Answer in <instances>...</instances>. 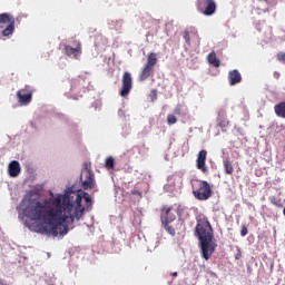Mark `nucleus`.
I'll return each mask as SVG.
<instances>
[{"instance_id":"nucleus-15","label":"nucleus","mask_w":285,"mask_h":285,"mask_svg":"<svg viewBox=\"0 0 285 285\" xmlns=\"http://www.w3.org/2000/svg\"><path fill=\"white\" fill-rule=\"evenodd\" d=\"M217 122H218L219 128H222V130H224V128H228V126H230V121H228V118L226 117V110H220L218 112Z\"/></svg>"},{"instance_id":"nucleus-3","label":"nucleus","mask_w":285,"mask_h":285,"mask_svg":"<svg viewBox=\"0 0 285 285\" xmlns=\"http://www.w3.org/2000/svg\"><path fill=\"white\" fill-rule=\"evenodd\" d=\"M157 53L149 52L147 55V62L141 67L140 72L138 75V81H146L150 79V77H155V67L157 66Z\"/></svg>"},{"instance_id":"nucleus-9","label":"nucleus","mask_w":285,"mask_h":285,"mask_svg":"<svg viewBox=\"0 0 285 285\" xmlns=\"http://www.w3.org/2000/svg\"><path fill=\"white\" fill-rule=\"evenodd\" d=\"M132 90V75L130 72L125 71L122 75V87L119 90L120 97H128L130 91Z\"/></svg>"},{"instance_id":"nucleus-25","label":"nucleus","mask_w":285,"mask_h":285,"mask_svg":"<svg viewBox=\"0 0 285 285\" xmlns=\"http://www.w3.org/2000/svg\"><path fill=\"white\" fill-rule=\"evenodd\" d=\"M276 59L285 65V52H278Z\"/></svg>"},{"instance_id":"nucleus-1","label":"nucleus","mask_w":285,"mask_h":285,"mask_svg":"<svg viewBox=\"0 0 285 285\" xmlns=\"http://www.w3.org/2000/svg\"><path fill=\"white\" fill-rule=\"evenodd\" d=\"M92 206V197L86 191H67L56 198L45 200L30 198L24 208V215L32 222H43L39 232L49 237H66L75 226V219L79 222L88 208Z\"/></svg>"},{"instance_id":"nucleus-28","label":"nucleus","mask_w":285,"mask_h":285,"mask_svg":"<svg viewBox=\"0 0 285 285\" xmlns=\"http://www.w3.org/2000/svg\"><path fill=\"white\" fill-rule=\"evenodd\" d=\"M242 257V250H238V253L235 255V259H239Z\"/></svg>"},{"instance_id":"nucleus-31","label":"nucleus","mask_w":285,"mask_h":285,"mask_svg":"<svg viewBox=\"0 0 285 285\" xmlns=\"http://www.w3.org/2000/svg\"><path fill=\"white\" fill-rule=\"evenodd\" d=\"M132 195H137V191H132Z\"/></svg>"},{"instance_id":"nucleus-27","label":"nucleus","mask_w":285,"mask_h":285,"mask_svg":"<svg viewBox=\"0 0 285 285\" xmlns=\"http://www.w3.org/2000/svg\"><path fill=\"white\" fill-rule=\"evenodd\" d=\"M175 115H181V109L179 107H177L175 110H174Z\"/></svg>"},{"instance_id":"nucleus-10","label":"nucleus","mask_w":285,"mask_h":285,"mask_svg":"<svg viewBox=\"0 0 285 285\" xmlns=\"http://www.w3.org/2000/svg\"><path fill=\"white\" fill-rule=\"evenodd\" d=\"M18 101L21 106H28L32 101V88L26 86L17 91Z\"/></svg>"},{"instance_id":"nucleus-23","label":"nucleus","mask_w":285,"mask_h":285,"mask_svg":"<svg viewBox=\"0 0 285 285\" xmlns=\"http://www.w3.org/2000/svg\"><path fill=\"white\" fill-rule=\"evenodd\" d=\"M167 124H169V125L177 124V117H175V115H168Z\"/></svg>"},{"instance_id":"nucleus-21","label":"nucleus","mask_w":285,"mask_h":285,"mask_svg":"<svg viewBox=\"0 0 285 285\" xmlns=\"http://www.w3.org/2000/svg\"><path fill=\"white\" fill-rule=\"evenodd\" d=\"M105 168H107V170H112V168H115V158H112V156L106 158Z\"/></svg>"},{"instance_id":"nucleus-13","label":"nucleus","mask_w":285,"mask_h":285,"mask_svg":"<svg viewBox=\"0 0 285 285\" xmlns=\"http://www.w3.org/2000/svg\"><path fill=\"white\" fill-rule=\"evenodd\" d=\"M8 173L11 177H19L21 174V165L17 160H12L8 166Z\"/></svg>"},{"instance_id":"nucleus-29","label":"nucleus","mask_w":285,"mask_h":285,"mask_svg":"<svg viewBox=\"0 0 285 285\" xmlns=\"http://www.w3.org/2000/svg\"><path fill=\"white\" fill-rule=\"evenodd\" d=\"M274 77H276V79H279V72H275Z\"/></svg>"},{"instance_id":"nucleus-24","label":"nucleus","mask_w":285,"mask_h":285,"mask_svg":"<svg viewBox=\"0 0 285 285\" xmlns=\"http://www.w3.org/2000/svg\"><path fill=\"white\" fill-rule=\"evenodd\" d=\"M271 204H273L274 206H276L277 208H282V202L277 200L275 197L271 198Z\"/></svg>"},{"instance_id":"nucleus-16","label":"nucleus","mask_w":285,"mask_h":285,"mask_svg":"<svg viewBox=\"0 0 285 285\" xmlns=\"http://www.w3.org/2000/svg\"><path fill=\"white\" fill-rule=\"evenodd\" d=\"M71 88L73 90H77V88L79 90H81V88H86V78L83 77H78L71 80Z\"/></svg>"},{"instance_id":"nucleus-30","label":"nucleus","mask_w":285,"mask_h":285,"mask_svg":"<svg viewBox=\"0 0 285 285\" xmlns=\"http://www.w3.org/2000/svg\"><path fill=\"white\" fill-rule=\"evenodd\" d=\"M173 277H177V272L171 273Z\"/></svg>"},{"instance_id":"nucleus-2","label":"nucleus","mask_w":285,"mask_h":285,"mask_svg":"<svg viewBox=\"0 0 285 285\" xmlns=\"http://www.w3.org/2000/svg\"><path fill=\"white\" fill-rule=\"evenodd\" d=\"M196 222L195 235L200 242L202 257L208 261L217 248V243L213 242V226L206 216H198Z\"/></svg>"},{"instance_id":"nucleus-18","label":"nucleus","mask_w":285,"mask_h":285,"mask_svg":"<svg viewBox=\"0 0 285 285\" xmlns=\"http://www.w3.org/2000/svg\"><path fill=\"white\" fill-rule=\"evenodd\" d=\"M274 111L277 117L285 119V101H281L279 104L275 105Z\"/></svg>"},{"instance_id":"nucleus-22","label":"nucleus","mask_w":285,"mask_h":285,"mask_svg":"<svg viewBox=\"0 0 285 285\" xmlns=\"http://www.w3.org/2000/svg\"><path fill=\"white\" fill-rule=\"evenodd\" d=\"M170 223H163L165 230L168 233V235H171V237H175V227L169 225Z\"/></svg>"},{"instance_id":"nucleus-20","label":"nucleus","mask_w":285,"mask_h":285,"mask_svg":"<svg viewBox=\"0 0 285 285\" xmlns=\"http://www.w3.org/2000/svg\"><path fill=\"white\" fill-rule=\"evenodd\" d=\"M190 35H197V30L195 28H190L183 32V39H185L187 46H190Z\"/></svg>"},{"instance_id":"nucleus-26","label":"nucleus","mask_w":285,"mask_h":285,"mask_svg":"<svg viewBox=\"0 0 285 285\" xmlns=\"http://www.w3.org/2000/svg\"><path fill=\"white\" fill-rule=\"evenodd\" d=\"M240 235H242V237H246L248 235V228H246V226H243V228L240 230Z\"/></svg>"},{"instance_id":"nucleus-12","label":"nucleus","mask_w":285,"mask_h":285,"mask_svg":"<svg viewBox=\"0 0 285 285\" xmlns=\"http://www.w3.org/2000/svg\"><path fill=\"white\" fill-rule=\"evenodd\" d=\"M227 79L229 81V86H237V83H242V73L239 70L234 69L228 72Z\"/></svg>"},{"instance_id":"nucleus-14","label":"nucleus","mask_w":285,"mask_h":285,"mask_svg":"<svg viewBox=\"0 0 285 285\" xmlns=\"http://www.w3.org/2000/svg\"><path fill=\"white\" fill-rule=\"evenodd\" d=\"M161 210L164 218L163 223L170 224L171 222H175V219H177V216H175L170 207H164Z\"/></svg>"},{"instance_id":"nucleus-7","label":"nucleus","mask_w":285,"mask_h":285,"mask_svg":"<svg viewBox=\"0 0 285 285\" xmlns=\"http://www.w3.org/2000/svg\"><path fill=\"white\" fill-rule=\"evenodd\" d=\"M80 179H83L82 180L83 190L95 188V174L92 173V170H90V168H88V164L85 165V169L81 173Z\"/></svg>"},{"instance_id":"nucleus-8","label":"nucleus","mask_w":285,"mask_h":285,"mask_svg":"<svg viewBox=\"0 0 285 285\" xmlns=\"http://www.w3.org/2000/svg\"><path fill=\"white\" fill-rule=\"evenodd\" d=\"M81 41L73 40L71 45L65 46V55L71 59H79L81 57Z\"/></svg>"},{"instance_id":"nucleus-4","label":"nucleus","mask_w":285,"mask_h":285,"mask_svg":"<svg viewBox=\"0 0 285 285\" xmlns=\"http://www.w3.org/2000/svg\"><path fill=\"white\" fill-rule=\"evenodd\" d=\"M14 33V16L11 13H0V39L12 37Z\"/></svg>"},{"instance_id":"nucleus-5","label":"nucleus","mask_w":285,"mask_h":285,"mask_svg":"<svg viewBox=\"0 0 285 285\" xmlns=\"http://www.w3.org/2000/svg\"><path fill=\"white\" fill-rule=\"evenodd\" d=\"M193 195L199 202H206V199H210L213 196V189L210 188V184L206 180H199L198 187L193 190Z\"/></svg>"},{"instance_id":"nucleus-6","label":"nucleus","mask_w":285,"mask_h":285,"mask_svg":"<svg viewBox=\"0 0 285 285\" xmlns=\"http://www.w3.org/2000/svg\"><path fill=\"white\" fill-rule=\"evenodd\" d=\"M196 8L200 14L213 17L217 12V2L215 0H197Z\"/></svg>"},{"instance_id":"nucleus-19","label":"nucleus","mask_w":285,"mask_h":285,"mask_svg":"<svg viewBox=\"0 0 285 285\" xmlns=\"http://www.w3.org/2000/svg\"><path fill=\"white\" fill-rule=\"evenodd\" d=\"M223 166L225 170V175H233L235 173V168H233V163L230 161V158H225L223 160Z\"/></svg>"},{"instance_id":"nucleus-11","label":"nucleus","mask_w":285,"mask_h":285,"mask_svg":"<svg viewBox=\"0 0 285 285\" xmlns=\"http://www.w3.org/2000/svg\"><path fill=\"white\" fill-rule=\"evenodd\" d=\"M206 157H208V151L203 149L198 153L196 159V168L205 174L208 173V167L206 166Z\"/></svg>"},{"instance_id":"nucleus-17","label":"nucleus","mask_w":285,"mask_h":285,"mask_svg":"<svg viewBox=\"0 0 285 285\" xmlns=\"http://www.w3.org/2000/svg\"><path fill=\"white\" fill-rule=\"evenodd\" d=\"M207 61L210 63V66H214V68H219V66H222V61L217 59V53H215V51H212L207 56Z\"/></svg>"}]
</instances>
